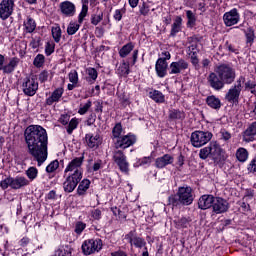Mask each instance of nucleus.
<instances>
[{
	"instance_id": "nucleus-1",
	"label": "nucleus",
	"mask_w": 256,
	"mask_h": 256,
	"mask_svg": "<svg viewBox=\"0 0 256 256\" xmlns=\"http://www.w3.org/2000/svg\"><path fill=\"white\" fill-rule=\"evenodd\" d=\"M27 153L31 155L34 161H37L38 167H41L47 161L49 136L47 130L39 125H30L24 131Z\"/></svg>"
},
{
	"instance_id": "nucleus-2",
	"label": "nucleus",
	"mask_w": 256,
	"mask_h": 256,
	"mask_svg": "<svg viewBox=\"0 0 256 256\" xmlns=\"http://www.w3.org/2000/svg\"><path fill=\"white\" fill-rule=\"evenodd\" d=\"M199 157L203 161L205 159H211L214 161L215 165H219L221 162L225 161V156H223V148L217 141H212L210 144L202 149H200Z\"/></svg>"
},
{
	"instance_id": "nucleus-3",
	"label": "nucleus",
	"mask_w": 256,
	"mask_h": 256,
	"mask_svg": "<svg viewBox=\"0 0 256 256\" xmlns=\"http://www.w3.org/2000/svg\"><path fill=\"white\" fill-rule=\"evenodd\" d=\"M193 189L191 187H179L176 194L169 196L168 205L179 207V205H191L193 203Z\"/></svg>"
},
{
	"instance_id": "nucleus-4",
	"label": "nucleus",
	"mask_w": 256,
	"mask_h": 256,
	"mask_svg": "<svg viewBox=\"0 0 256 256\" xmlns=\"http://www.w3.org/2000/svg\"><path fill=\"white\" fill-rule=\"evenodd\" d=\"M29 185V180L24 176L7 177L6 179L0 182L1 189L5 190L11 187V189H23V187H27Z\"/></svg>"
},
{
	"instance_id": "nucleus-5",
	"label": "nucleus",
	"mask_w": 256,
	"mask_h": 256,
	"mask_svg": "<svg viewBox=\"0 0 256 256\" xmlns=\"http://www.w3.org/2000/svg\"><path fill=\"white\" fill-rule=\"evenodd\" d=\"M213 139V134L209 131H195L191 134V144L193 147H203V145H207L209 141Z\"/></svg>"
},
{
	"instance_id": "nucleus-6",
	"label": "nucleus",
	"mask_w": 256,
	"mask_h": 256,
	"mask_svg": "<svg viewBox=\"0 0 256 256\" xmlns=\"http://www.w3.org/2000/svg\"><path fill=\"white\" fill-rule=\"evenodd\" d=\"M216 73L226 85H231V83L235 81V70H233V68L227 64L218 66Z\"/></svg>"
},
{
	"instance_id": "nucleus-7",
	"label": "nucleus",
	"mask_w": 256,
	"mask_h": 256,
	"mask_svg": "<svg viewBox=\"0 0 256 256\" xmlns=\"http://www.w3.org/2000/svg\"><path fill=\"white\" fill-rule=\"evenodd\" d=\"M102 247L103 242L101 239H89L82 244V251L84 255H92L95 251H101Z\"/></svg>"
},
{
	"instance_id": "nucleus-8",
	"label": "nucleus",
	"mask_w": 256,
	"mask_h": 256,
	"mask_svg": "<svg viewBox=\"0 0 256 256\" xmlns=\"http://www.w3.org/2000/svg\"><path fill=\"white\" fill-rule=\"evenodd\" d=\"M81 179H83V176L76 172L75 174L69 175L65 182L63 183V189L66 193H73L75 191V188L79 183L81 182Z\"/></svg>"
},
{
	"instance_id": "nucleus-9",
	"label": "nucleus",
	"mask_w": 256,
	"mask_h": 256,
	"mask_svg": "<svg viewBox=\"0 0 256 256\" xmlns=\"http://www.w3.org/2000/svg\"><path fill=\"white\" fill-rule=\"evenodd\" d=\"M241 81H245V78H239L234 87L227 92L225 99L229 103H239V96L242 90Z\"/></svg>"
},
{
	"instance_id": "nucleus-10",
	"label": "nucleus",
	"mask_w": 256,
	"mask_h": 256,
	"mask_svg": "<svg viewBox=\"0 0 256 256\" xmlns=\"http://www.w3.org/2000/svg\"><path fill=\"white\" fill-rule=\"evenodd\" d=\"M113 159L118 165L120 171H122V173H125L126 175L129 174V162H127V157L125 156L123 151H116L114 153Z\"/></svg>"
},
{
	"instance_id": "nucleus-11",
	"label": "nucleus",
	"mask_w": 256,
	"mask_h": 256,
	"mask_svg": "<svg viewBox=\"0 0 256 256\" xmlns=\"http://www.w3.org/2000/svg\"><path fill=\"white\" fill-rule=\"evenodd\" d=\"M13 7H15V0H3L0 3V17L3 21L13 15Z\"/></svg>"
},
{
	"instance_id": "nucleus-12",
	"label": "nucleus",
	"mask_w": 256,
	"mask_h": 256,
	"mask_svg": "<svg viewBox=\"0 0 256 256\" xmlns=\"http://www.w3.org/2000/svg\"><path fill=\"white\" fill-rule=\"evenodd\" d=\"M212 209L216 215L227 213L229 211V202L221 197H214Z\"/></svg>"
},
{
	"instance_id": "nucleus-13",
	"label": "nucleus",
	"mask_w": 256,
	"mask_h": 256,
	"mask_svg": "<svg viewBox=\"0 0 256 256\" xmlns=\"http://www.w3.org/2000/svg\"><path fill=\"white\" fill-rule=\"evenodd\" d=\"M208 84L214 91H221L225 87V82L219 77L217 72H211L207 78Z\"/></svg>"
},
{
	"instance_id": "nucleus-14",
	"label": "nucleus",
	"mask_w": 256,
	"mask_h": 256,
	"mask_svg": "<svg viewBox=\"0 0 256 256\" xmlns=\"http://www.w3.org/2000/svg\"><path fill=\"white\" fill-rule=\"evenodd\" d=\"M23 93L28 97H33L35 93H37V89H39V83L35 82L33 78H26V81L22 84Z\"/></svg>"
},
{
	"instance_id": "nucleus-15",
	"label": "nucleus",
	"mask_w": 256,
	"mask_h": 256,
	"mask_svg": "<svg viewBox=\"0 0 256 256\" xmlns=\"http://www.w3.org/2000/svg\"><path fill=\"white\" fill-rule=\"evenodd\" d=\"M84 159H85V157H83V156L74 158L71 162H69L64 173H69V172L74 171V173L72 175L79 173L83 177V173L81 172V165H83Z\"/></svg>"
},
{
	"instance_id": "nucleus-16",
	"label": "nucleus",
	"mask_w": 256,
	"mask_h": 256,
	"mask_svg": "<svg viewBox=\"0 0 256 256\" xmlns=\"http://www.w3.org/2000/svg\"><path fill=\"white\" fill-rule=\"evenodd\" d=\"M223 19L226 27H233V25H237L239 23V12L237 11V8L226 12Z\"/></svg>"
},
{
	"instance_id": "nucleus-17",
	"label": "nucleus",
	"mask_w": 256,
	"mask_h": 256,
	"mask_svg": "<svg viewBox=\"0 0 256 256\" xmlns=\"http://www.w3.org/2000/svg\"><path fill=\"white\" fill-rule=\"evenodd\" d=\"M135 143V138L130 135H126L120 138H117L115 142L116 149H127V147H131Z\"/></svg>"
},
{
	"instance_id": "nucleus-18",
	"label": "nucleus",
	"mask_w": 256,
	"mask_h": 256,
	"mask_svg": "<svg viewBox=\"0 0 256 256\" xmlns=\"http://www.w3.org/2000/svg\"><path fill=\"white\" fill-rule=\"evenodd\" d=\"M60 11L64 17H73L76 11L75 4L71 1H64L60 3Z\"/></svg>"
},
{
	"instance_id": "nucleus-19",
	"label": "nucleus",
	"mask_w": 256,
	"mask_h": 256,
	"mask_svg": "<svg viewBox=\"0 0 256 256\" xmlns=\"http://www.w3.org/2000/svg\"><path fill=\"white\" fill-rule=\"evenodd\" d=\"M189 68V63H187V61H185L184 59H180L177 62H172L170 64V74L171 75H177L179 73H181V71L188 69Z\"/></svg>"
},
{
	"instance_id": "nucleus-20",
	"label": "nucleus",
	"mask_w": 256,
	"mask_h": 256,
	"mask_svg": "<svg viewBox=\"0 0 256 256\" xmlns=\"http://www.w3.org/2000/svg\"><path fill=\"white\" fill-rule=\"evenodd\" d=\"M125 239H128L131 245H135L138 249L145 247L146 242L143 238L135 236V231H130L125 235Z\"/></svg>"
},
{
	"instance_id": "nucleus-21",
	"label": "nucleus",
	"mask_w": 256,
	"mask_h": 256,
	"mask_svg": "<svg viewBox=\"0 0 256 256\" xmlns=\"http://www.w3.org/2000/svg\"><path fill=\"white\" fill-rule=\"evenodd\" d=\"M215 200V196L213 195H203L198 200V207L205 211V209H211L213 207V202Z\"/></svg>"
},
{
	"instance_id": "nucleus-22",
	"label": "nucleus",
	"mask_w": 256,
	"mask_h": 256,
	"mask_svg": "<svg viewBox=\"0 0 256 256\" xmlns=\"http://www.w3.org/2000/svg\"><path fill=\"white\" fill-rule=\"evenodd\" d=\"M173 161V156L165 154L155 160V167H157V169H163V167H167V165H172Z\"/></svg>"
},
{
	"instance_id": "nucleus-23",
	"label": "nucleus",
	"mask_w": 256,
	"mask_h": 256,
	"mask_svg": "<svg viewBox=\"0 0 256 256\" xmlns=\"http://www.w3.org/2000/svg\"><path fill=\"white\" fill-rule=\"evenodd\" d=\"M167 67H168V64H167V61H165V59L159 58L157 60L155 69L158 77L163 78L165 77V75H167Z\"/></svg>"
},
{
	"instance_id": "nucleus-24",
	"label": "nucleus",
	"mask_w": 256,
	"mask_h": 256,
	"mask_svg": "<svg viewBox=\"0 0 256 256\" xmlns=\"http://www.w3.org/2000/svg\"><path fill=\"white\" fill-rule=\"evenodd\" d=\"M256 135V122H253L247 130L243 133V141L245 143H250V141H253L255 139Z\"/></svg>"
},
{
	"instance_id": "nucleus-25",
	"label": "nucleus",
	"mask_w": 256,
	"mask_h": 256,
	"mask_svg": "<svg viewBox=\"0 0 256 256\" xmlns=\"http://www.w3.org/2000/svg\"><path fill=\"white\" fill-rule=\"evenodd\" d=\"M206 104L211 109H215L216 111H219L221 109V99L216 97L215 95L208 96L206 98Z\"/></svg>"
},
{
	"instance_id": "nucleus-26",
	"label": "nucleus",
	"mask_w": 256,
	"mask_h": 256,
	"mask_svg": "<svg viewBox=\"0 0 256 256\" xmlns=\"http://www.w3.org/2000/svg\"><path fill=\"white\" fill-rule=\"evenodd\" d=\"M63 97V88H57L49 98L46 99V105H53V103L59 102Z\"/></svg>"
},
{
	"instance_id": "nucleus-27",
	"label": "nucleus",
	"mask_w": 256,
	"mask_h": 256,
	"mask_svg": "<svg viewBox=\"0 0 256 256\" xmlns=\"http://www.w3.org/2000/svg\"><path fill=\"white\" fill-rule=\"evenodd\" d=\"M85 139L90 149H95V147H99V135L93 136L91 134H86Z\"/></svg>"
},
{
	"instance_id": "nucleus-28",
	"label": "nucleus",
	"mask_w": 256,
	"mask_h": 256,
	"mask_svg": "<svg viewBox=\"0 0 256 256\" xmlns=\"http://www.w3.org/2000/svg\"><path fill=\"white\" fill-rule=\"evenodd\" d=\"M17 65H19V58L14 57L7 65L3 67V72L8 74L12 73L15 71V67H17Z\"/></svg>"
},
{
	"instance_id": "nucleus-29",
	"label": "nucleus",
	"mask_w": 256,
	"mask_h": 256,
	"mask_svg": "<svg viewBox=\"0 0 256 256\" xmlns=\"http://www.w3.org/2000/svg\"><path fill=\"white\" fill-rule=\"evenodd\" d=\"M183 22V19L181 16H177L174 23L172 24V29L170 32L171 37H175L179 31H181V23Z\"/></svg>"
},
{
	"instance_id": "nucleus-30",
	"label": "nucleus",
	"mask_w": 256,
	"mask_h": 256,
	"mask_svg": "<svg viewBox=\"0 0 256 256\" xmlns=\"http://www.w3.org/2000/svg\"><path fill=\"white\" fill-rule=\"evenodd\" d=\"M168 117L172 121H175V120L183 121V119H185V113L181 110L174 109L169 111Z\"/></svg>"
},
{
	"instance_id": "nucleus-31",
	"label": "nucleus",
	"mask_w": 256,
	"mask_h": 256,
	"mask_svg": "<svg viewBox=\"0 0 256 256\" xmlns=\"http://www.w3.org/2000/svg\"><path fill=\"white\" fill-rule=\"evenodd\" d=\"M174 223L177 229H187L191 223V218H179L178 220H174Z\"/></svg>"
},
{
	"instance_id": "nucleus-32",
	"label": "nucleus",
	"mask_w": 256,
	"mask_h": 256,
	"mask_svg": "<svg viewBox=\"0 0 256 256\" xmlns=\"http://www.w3.org/2000/svg\"><path fill=\"white\" fill-rule=\"evenodd\" d=\"M247 45H253L255 41V30L252 27H248L244 30Z\"/></svg>"
},
{
	"instance_id": "nucleus-33",
	"label": "nucleus",
	"mask_w": 256,
	"mask_h": 256,
	"mask_svg": "<svg viewBox=\"0 0 256 256\" xmlns=\"http://www.w3.org/2000/svg\"><path fill=\"white\" fill-rule=\"evenodd\" d=\"M150 98L155 101V103H165V95L159 90H154L149 93Z\"/></svg>"
},
{
	"instance_id": "nucleus-34",
	"label": "nucleus",
	"mask_w": 256,
	"mask_h": 256,
	"mask_svg": "<svg viewBox=\"0 0 256 256\" xmlns=\"http://www.w3.org/2000/svg\"><path fill=\"white\" fill-rule=\"evenodd\" d=\"M236 157L241 163H245L249 157V152L245 148H239L236 152Z\"/></svg>"
},
{
	"instance_id": "nucleus-35",
	"label": "nucleus",
	"mask_w": 256,
	"mask_h": 256,
	"mask_svg": "<svg viewBox=\"0 0 256 256\" xmlns=\"http://www.w3.org/2000/svg\"><path fill=\"white\" fill-rule=\"evenodd\" d=\"M90 185H91V181H89L88 179L82 180L78 186V190H77L78 195H85V192L87 191V189H89Z\"/></svg>"
},
{
	"instance_id": "nucleus-36",
	"label": "nucleus",
	"mask_w": 256,
	"mask_h": 256,
	"mask_svg": "<svg viewBox=\"0 0 256 256\" xmlns=\"http://www.w3.org/2000/svg\"><path fill=\"white\" fill-rule=\"evenodd\" d=\"M52 37L55 41V43H59L61 41V27L59 24H56V26H53L51 29Z\"/></svg>"
},
{
	"instance_id": "nucleus-37",
	"label": "nucleus",
	"mask_w": 256,
	"mask_h": 256,
	"mask_svg": "<svg viewBox=\"0 0 256 256\" xmlns=\"http://www.w3.org/2000/svg\"><path fill=\"white\" fill-rule=\"evenodd\" d=\"M133 43H128L126 45H124L120 51H119V55L120 57H126L127 55H129L133 49Z\"/></svg>"
},
{
	"instance_id": "nucleus-38",
	"label": "nucleus",
	"mask_w": 256,
	"mask_h": 256,
	"mask_svg": "<svg viewBox=\"0 0 256 256\" xmlns=\"http://www.w3.org/2000/svg\"><path fill=\"white\" fill-rule=\"evenodd\" d=\"M186 17L188 19L187 26L188 27H195V23L197 21V18L195 17V14L191 10L186 11Z\"/></svg>"
},
{
	"instance_id": "nucleus-39",
	"label": "nucleus",
	"mask_w": 256,
	"mask_h": 256,
	"mask_svg": "<svg viewBox=\"0 0 256 256\" xmlns=\"http://www.w3.org/2000/svg\"><path fill=\"white\" fill-rule=\"evenodd\" d=\"M37 175H39V170L35 167H30L26 170V176L30 181H34V179H37Z\"/></svg>"
},
{
	"instance_id": "nucleus-40",
	"label": "nucleus",
	"mask_w": 256,
	"mask_h": 256,
	"mask_svg": "<svg viewBox=\"0 0 256 256\" xmlns=\"http://www.w3.org/2000/svg\"><path fill=\"white\" fill-rule=\"evenodd\" d=\"M87 13H89V6L87 4L82 5V10L78 16V23L81 25L83 23L84 19L87 17Z\"/></svg>"
},
{
	"instance_id": "nucleus-41",
	"label": "nucleus",
	"mask_w": 256,
	"mask_h": 256,
	"mask_svg": "<svg viewBox=\"0 0 256 256\" xmlns=\"http://www.w3.org/2000/svg\"><path fill=\"white\" fill-rule=\"evenodd\" d=\"M117 72H118V75H121L122 77H125V76L129 75V64H127L125 62L122 63L119 66Z\"/></svg>"
},
{
	"instance_id": "nucleus-42",
	"label": "nucleus",
	"mask_w": 256,
	"mask_h": 256,
	"mask_svg": "<svg viewBox=\"0 0 256 256\" xmlns=\"http://www.w3.org/2000/svg\"><path fill=\"white\" fill-rule=\"evenodd\" d=\"M24 25L27 33H33L35 31V28L37 27V25L35 24V20H33L32 18H28L27 23H25Z\"/></svg>"
},
{
	"instance_id": "nucleus-43",
	"label": "nucleus",
	"mask_w": 256,
	"mask_h": 256,
	"mask_svg": "<svg viewBox=\"0 0 256 256\" xmlns=\"http://www.w3.org/2000/svg\"><path fill=\"white\" fill-rule=\"evenodd\" d=\"M81 27V25L70 22L67 28V33L68 35H75L77 33V31H79V28Z\"/></svg>"
},
{
	"instance_id": "nucleus-44",
	"label": "nucleus",
	"mask_w": 256,
	"mask_h": 256,
	"mask_svg": "<svg viewBox=\"0 0 256 256\" xmlns=\"http://www.w3.org/2000/svg\"><path fill=\"white\" fill-rule=\"evenodd\" d=\"M45 63V56L43 54H38L33 61L34 67H43V64Z\"/></svg>"
},
{
	"instance_id": "nucleus-45",
	"label": "nucleus",
	"mask_w": 256,
	"mask_h": 256,
	"mask_svg": "<svg viewBox=\"0 0 256 256\" xmlns=\"http://www.w3.org/2000/svg\"><path fill=\"white\" fill-rule=\"evenodd\" d=\"M122 132H123V127L121 126V123H117L112 130L114 139H119L121 137Z\"/></svg>"
},
{
	"instance_id": "nucleus-46",
	"label": "nucleus",
	"mask_w": 256,
	"mask_h": 256,
	"mask_svg": "<svg viewBox=\"0 0 256 256\" xmlns=\"http://www.w3.org/2000/svg\"><path fill=\"white\" fill-rule=\"evenodd\" d=\"M77 125H79V121H77L76 118H73L70 120V122L68 124V128H67L68 135H71V133H73V131H75V129H77Z\"/></svg>"
},
{
	"instance_id": "nucleus-47",
	"label": "nucleus",
	"mask_w": 256,
	"mask_h": 256,
	"mask_svg": "<svg viewBox=\"0 0 256 256\" xmlns=\"http://www.w3.org/2000/svg\"><path fill=\"white\" fill-rule=\"evenodd\" d=\"M103 21V12H98L97 14H93L91 17L92 25H99Z\"/></svg>"
},
{
	"instance_id": "nucleus-48",
	"label": "nucleus",
	"mask_w": 256,
	"mask_h": 256,
	"mask_svg": "<svg viewBox=\"0 0 256 256\" xmlns=\"http://www.w3.org/2000/svg\"><path fill=\"white\" fill-rule=\"evenodd\" d=\"M57 169H59V161H58V160L52 161V162L46 167L47 173H53L54 171H57Z\"/></svg>"
},
{
	"instance_id": "nucleus-49",
	"label": "nucleus",
	"mask_w": 256,
	"mask_h": 256,
	"mask_svg": "<svg viewBox=\"0 0 256 256\" xmlns=\"http://www.w3.org/2000/svg\"><path fill=\"white\" fill-rule=\"evenodd\" d=\"M87 75L90 77L91 81H97V77H98V73H97V69L95 68H88L86 70Z\"/></svg>"
},
{
	"instance_id": "nucleus-50",
	"label": "nucleus",
	"mask_w": 256,
	"mask_h": 256,
	"mask_svg": "<svg viewBox=\"0 0 256 256\" xmlns=\"http://www.w3.org/2000/svg\"><path fill=\"white\" fill-rule=\"evenodd\" d=\"M91 105H92V102L91 100H89L84 106L79 108L78 113L80 115H85V113H87L89 109H91Z\"/></svg>"
},
{
	"instance_id": "nucleus-51",
	"label": "nucleus",
	"mask_w": 256,
	"mask_h": 256,
	"mask_svg": "<svg viewBox=\"0 0 256 256\" xmlns=\"http://www.w3.org/2000/svg\"><path fill=\"white\" fill-rule=\"evenodd\" d=\"M69 81L74 85H77V83H79V74H77V71L69 73Z\"/></svg>"
},
{
	"instance_id": "nucleus-52",
	"label": "nucleus",
	"mask_w": 256,
	"mask_h": 256,
	"mask_svg": "<svg viewBox=\"0 0 256 256\" xmlns=\"http://www.w3.org/2000/svg\"><path fill=\"white\" fill-rule=\"evenodd\" d=\"M55 52V44L47 43L45 48V53L49 57V55H52Z\"/></svg>"
},
{
	"instance_id": "nucleus-53",
	"label": "nucleus",
	"mask_w": 256,
	"mask_h": 256,
	"mask_svg": "<svg viewBox=\"0 0 256 256\" xmlns=\"http://www.w3.org/2000/svg\"><path fill=\"white\" fill-rule=\"evenodd\" d=\"M85 227H87L85 223L78 222L76 224L75 233H77L78 235H81V233H83V231L85 230Z\"/></svg>"
},
{
	"instance_id": "nucleus-54",
	"label": "nucleus",
	"mask_w": 256,
	"mask_h": 256,
	"mask_svg": "<svg viewBox=\"0 0 256 256\" xmlns=\"http://www.w3.org/2000/svg\"><path fill=\"white\" fill-rule=\"evenodd\" d=\"M149 14V6L143 2L142 6H140V15H148Z\"/></svg>"
},
{
	"instance_id": "nucleus-55",
	"label": "nucleus",
	"mask_w": 256,
	"mask_h": 256,
	"mask_svg": "<svg viewBox=\"0 0 256 256\" xmlns=\"http://www.w3.org/2000/svg\"><path fill=\"white\" fill-rule=\"evenodd\" d=\"M47 79H49V73L47 71L41 72L39 75V81L41 83H45V81H47Z\"/></svg>"
},
{
	"instance_id": "nucleus-56",
	"label": "nucleus",
	"mask_w": 256,
	"mask_h": 256,
	"mask_svg": "<svg viewBox=\"0 0 256 256\" xmlns=\"http://www.w3.org/2000/svg\"><path fill=\"white\" fill-rule=\"evenodd\" d=\"M91 215H92L93 219H95L96 221H99V219H101V210L95 209L91 212Z\"/></svg>"
},
{
	"instance_id": "nucleus-57",
	"label": "nucleus",
	"mask_w": 256,
	"mask_h": 256,
	"mask_svg": "<svg viewBox=\"0 0 256 256\" xmlns=\"http://www.w3.org/2000/svg\"><path fill=\"white\" fill-rule=\"evenodd\" d=\"M248 171H250V173H256V158L250 162Z\"/></svg>"
},
{
	"instance_id": "nucleus-58",
	"label": "nucleus",
	"mask_w": 256,
	"mask_h": 256,
	"mask_svg": "<svg viewBox=\"0 0 256 256\" xmlns=\"http://www.w3.org/2000/svg\"><path fill=\"white\" fill-rule=\"evenodd\" d=\"M96 117H97V116H96L95 114H90V115L88 116L87 121H86L87 125H88V126L93 125V124L95 123Z\"/></svg>"
},
{
	"instance_id": "nucleus-59",
	"label": "nucleus",
	"mask_w": 256,
	"mask_h": 256,
	"mask_svg": "<svg viewBox=\"0 0 256 256\" xmlns=\"http://www.w3.org/2000/svg\"><path fill=\"white\" fill-rule=\"evenodd\" d=\"M59 122L62 125H68L69 124V115H62L59 119Z\"/></svg>"
},
{
	"instance_id": "nucleus-60",
	"label": "nucleus",
	"mask_w": 256,
	"mask_h": 256,
	"mask_svg": "<svg viewBox=\"0 0 256 256\" xmlns=\"http://www.w3.org/2000/svg\"><path fill=\"white\" fill-rule=\"evenodd\" d=\"M190 55H197V44H192L188 47Z\"/></svg>"
},
{
	"instance_id": "nucleus-61",
	"label": "nucleus",
	"mask_w": 256,
	"mask_h": 256,
	"mask_svg": "<svg viewBox=\"0 0 256 256\" xmlns=\"http://www.w3.org/2000/svg\"><path fill=\"white\" fill-rule=\"evenodd\" d=\"M191 63L194 67H199V58H197V54L191 55Z\"/></svg>"
},
{
	"instance_id": "nucleus-62",
	"label": "nucleus",
	"mask_w": 256,
	"mask_h": 256,
	"mask_svg": "<svg viewBox=\"0 0 256 256\" xmlns=\"http://www.w3.org/2000/svg\"><path fill=\"white\" fill-rule=\"evenodd\" d=\"M114 19L116 21H121V19H123V14L121 13V10H116L115 11Z\"/></svg>"
},
{
	"instance_id": "nucleus-63",
	"label": "nucleus",
	"mask_w": 256,
	"mask_h": 256,
	"mask_svg": "<svg viewBox=\"0 0 256 256\" xmlns=\"http://www.w3.org/2000/svg\"><path fill=\"white\" fill-rule=\"evenodd\" d=\"M111 256H127V253H125L124 251H116V252H112Z\"/></svg>"
},
{
	"instance_id": "nucleus-64",
	"label": "nucleus",
	"mask_w": 256,
	"mask_h": 256,
	"mask_svg": "<svg viewBox=\"0 0 256 256\" xmlns=\"http://www.w3.org/2000/svg\"><path fill=\"white\" fill-rule=\"evenodd\" d=\"M65 255H67V252L65 250L58 249L55 251V256H65Z\"/></svg>"
}]
</instances>
